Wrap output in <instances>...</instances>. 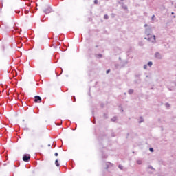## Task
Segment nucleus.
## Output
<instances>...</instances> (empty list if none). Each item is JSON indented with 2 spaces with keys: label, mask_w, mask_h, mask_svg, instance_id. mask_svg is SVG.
Listing matches in <instances>:
<instances>
[{
  "label": "nucleus",
  "mask_w": 176,
  "mask_h": 176,
  "mask_svg": "<svg viewBox=\"0 0 176 176\" xmlns=\"http://www.w3.org/2000/svg\"><path fill=\"white\" fill-rule=\"evenodd\" d=\"M30 159H31V155L26 154L23 157V162H30Z\"/></svg>",
  "instance_id": "1"
},
{
  "label": "nucleus",
  "mask_w": 176,
  "mask_h": 176,
  "mask_svg": "<svg viewBox=\"0 0 176 176\" xmlns=\"http://www.w3.org/2000/svg\"><path fill=\"white\" fill-rule=\"evenodd\" d=\"M42 101V98H41V96H34V102H41Z\"/></svg>",
  "instance_id": "2"
},
{
  "label": "nucleus",
  "mask_w": 176,
  "mask_h": 176,
  "mask_svg": "<svg viewBox=\"0 0 176 176\" xmlns=\"http://www.w3.org/2000/svg\"><path fill=\"white\" fill-rule=\"evenodd\" d=\"M44 12L46 14H49V13H51L52 9L50 8V7H47L46 8H45Z\"/></svg>",
  "instance_id": "3"
},
{
  "label": "nucleus",
  "mask_w": 176,
  "mask_h": 176,
  "mask_svg": "<svg viewBox=\"0 0 176 176\" xmlns=\"http://www.w3.org/2000/svg\"><path fill=\"white\" fill-rule=\"evenodd\" d=\"M155 57L156 58H162V55L160 54V53L157 52L155 53Z\"/></svg>",
  "instance_id": "4"
},
{
  "label": "nucleus",
  "mask_w": 176,
  "mask_h": 176,
  "mask_svg": "<svg viewBox=\"0 0 176 176\" xmlns=\"http://www.w3.org/2000/svg\"><path fill=\"white\" fill-rule=\"evenodd\" d=\"M55 164H56V167H60V164L58 163V160H56L55 161Z\"/></svg>",
  "instance_id": "5"
},
{
  "label": "nucleus",
  "mask_w": 176,
  "mask_h": 176,
  "mask_svg": "<svg viewBox=\"0 0 176 176\" xmlns=\"http://www.w3.org/2000/svg\"><path fill=\"white\" fill-rule=\"evenodd\" d=\"M96 57L97 58H101V57H102V54H97V55H96Z\"/></svg>",
  "instance_id": "6"
},
{
  "label": "nucleus",
  "mask_w": 176,
  "mask_h": 176,
  "mask_svg": "<svg viewBox=\"0 0 176 176\" xmlns=\"http://www.w3.org/2000/svg\"><path fill=\"white\" fill-rule=\"evenodd\" d=\"M118 168H120V170H123V166L122 165H119Z\"/></svg>",
  "instance_id": "7"
},
{
  "label": "nucleus",
  "mask_w": 176,
  "mask_h": 176,
  "mask_svg": "<svg viewBox=\"0 0 176 176\" xmlns=\"http://www.w3.org/2000/svg\"><path fill=\"white\" fill-rule=\"evenodd\" d=\"M104 17V19H105L106 20H108V19H109V16H108L107 14H105Z\"/></svg>",
  "instance_id": "8"
},
{
  "label": "nucleus",
  "mask_w": 176,
  "mask_h": 176,
  "mask_svg": "<svg viewBox=\"0 0 176 176\" xmlns=\"http://www.w3.org/2000/svg\"><path fill=\"white\" fill-rule=\"evenodd\" d=\"M153 42H155V41H156V36H153Z\"/></svg>",
  "instance_id": "9"
},
{
  "label": "nucleus",
  "mask_w": 176,
  "mask_h": 176,
  "mask_svg": "<svg viewBox=\"0 0 176 176\" xmlns=\"http://www.w3.org/2000/svg\"><path fill=\"white\" fill-rule=\"evenodd\" d=\"M152 62H148V65L149 66V67H152Z\"/></svg>",
  "instance_id": "10"
},
{
  "label": "nucleus",
  "mask_w": 176,
  "mask_h": 176,
  "mask_svg": "<svg viewBox=\"0 0 176 176\" xmlns=\"http://www.w3.org/2000/svg\"><path fill=\"white\" fill-rule=\"evenodd\" d=\"M94 3H95V5H97L98 3V0H95Z\"/></svg>",
  "instance_id": "11"
},
{
  "label": "nucleus",
  "mask_w": 176,
  "mask_h": 176,
  "mask_svg": "<svg viewBox=\"0 0 176 176\" xmlns=\"http://www.w3.org/2000/svg\"><path fill=\"white\" fill-rule=\"evenodd\" d=\"M137 163H138V164H141L142 163V162L139 160V161H137Z\"/></svg>",
  "instance_id": "12"
},
{
  "label": "nucleus",
  "mask_w": 176,
  "mask_h": 176,
  "mask_svg": "<svg viewBox=\"0 0 176 176\" xmlns=\"http://www.w3.org/2000/svg\"><path fill=\"white\" fill-rule=\"evenodd\" d=\"M133 91H134L133 90H131H131L129 91V93L130 94H131V93H133Z\"/></svg>",
  "instance_id": "13"
},
{
  "label": "nucleus",
  "mask_w": 176,
  "mask_h": 176,
  "mask_svg": "<svg viewBox=\"0 0 176 176\" xmlns=\"http://www.w3.org/2000/svg\"><path fill=\"white\" fill-rule=\"evenodd\" d=\"M109 72H111V69L107 70L106 74H109Z\"/></svg>",
  "instance_id": "14"
},
{
  "label": "nucleus",
  "mask_w": 176,
  "mask_h": 176,
  "mask_svg": "<svg viewBox=\"0 0 176 176\" xmlns=\"http://www.w3.org/2000/svg\"><path fill=\"white\" fill-rule=\"evenodd\" d=\"M149 151H150V152H153V148H149Z\"/></svg>",
  "instance_id": "15"
},
{
  "label": "nucleus",
  "mask_w": 176,
  "mask_h": 176,
  "mask_svg": "<svg viewBox=\"0 0 176 176\" xmlns=\"http://www.w3.org/2000/svg\"><path fill=\"white\" fill-rule=\"evenodd\" d=\"M55 156H58V153H55Z\"/></svg>",
  "instance_id": "16"
},
{
  "label": "nucleus",
  "mask_w": 176,
  "mask_h": 176,
  "mask_svg": "<svg viewBox=\"0 0 176 176\" xmlns=\"http://www.w3.org/2000/svg\"><path fill=\"white\" fill-rule=\"evenodd\" d=\"M3 166H8V163H4Z\"/></svg>",
  "instance_id": "17"
},
{
  "label": "nucleus",
  "mask_w": 176,
  "mask_h": 176,
  "mask_svg": "<svg viewBox=\"0 0 176 176\" xmlns=\"http://www.w3.org/2000/svg\"><path fill=\"white\" fill-rule=\"evenodd\" d=\"M153 19H155V15L152 16V20H153Z\"/></svg>",
  "instance_id": "18"
},
{
  "label": "nucleus",
  "mask_w": 176,
  "mask_h": 176,
  "mask_svg": "<svg viewBox=\"0 0 176 176\" xmlns=\"http://www.w3.org/2000/svg\"><path fill=\"white\" fill-rule=\"evenodd\" d=\"M144 69H146V65L144 66Z\"/></svg>",
  "instance_id": "19"
},
{
  "label": "nucleus",
  "mask_w": 176,
  "mask_h": 176,
  "mask_svg": "<svg viewBox=\"0 0 176 176\" xmlns=\"http://www.w3.org/2000/svg\"><path fill=\"white\" fill-rule=\"evenodd\" d=\"M166 107H170V105H168V104H166Z\"/></svg>",
  "instance_id": "20"
},
{
  "label": "nucleus",
  "mask_w": 176,
  "mask_h": 176,
  "mask_svg": "<svg viewBox=\"0 0 176 176\" xmlns=\"http://www.w3.org/2000/svg\"><path fill=\"white\" fill-rule=\"evenodd\" d=\"M172 14H174V12H172Z\"/></svg>",
  "instance_id": "21"
},
{
  "label": "nucleus",
  "mask_w": 176,
  "mask_h": 176,
  "mask_svg": "<svg viewBox=\"0 0 176 176\" xmlns=\"http://www.w3.org/2000/svg\"><path fill=\"white\" fill-rule=\"evenodd\" d=\"M48 146H50V144H49Z\"/></svg>",
  "instance_id": "22"
}]
</instances>
